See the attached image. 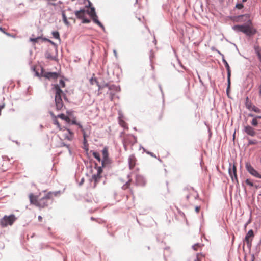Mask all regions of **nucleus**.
<instances>
[{
  "label": "nucleus",
  "instance_id": "nucleus-1",
  "mask_svg": "<svg viewBox=\"0 0 261 261\" xmlns=\"http://www.w3.org/2000/svg\"><path fill=\"white\" fill-rule=\"evenodd\" d=\"M51 193H47L43 197L38 198V197L34 196L33 194L29 195L30 203L36 205L39 207H44L48 205L47 200L50 199Z\"/></svg>",
  "mask_w": 261,
  "mask_h": 261
},
{
  "label": "nucleus",
  "instance_id": "nucleus-2",
  "mask_svg": "<svg viewBox=\"0 0 261 261\" xmlns=\"http://www.w3.org/2000/svg\"><path fill=\"white\" fill-rule=\"evenodd\" d=\"M232 29L237 32H242L248 36H251L256 33V30L249 24L234 25Z\"/></svg>",
  "mask_w": 261,
  "mask_h": 261
},
{
  "label": "nucleus",
  "instance_id": "nucleus-3",
  "mask_svg": "<svg viewBox=\"0 0 261 261\" xmlns=\"http://www.w3.org/2000/svg\"><path fill=\"white\" fill-rule=\"evenodd\" d=\"M17 220V218L14 214L9 216L5 215L0 220V224L2 227H6L8 225H12Z\"/></svg>",
  "mask_w": 261,
  "mask_h": 261
},
{
  "label": "nucleus",
  "instance_id": "nucleus-4",
  "mask_svg": "<svg viewBox=\"0 0 261 261\" xmlns=\"http://www.w3.org/2000/svg\"><path fill=\"white\" fill-rule=\"evenodd\" d=\"M245 168L247 171L253 176L261 179V174L256 171L249 163H246Z\"/></svg>",
  "mask_w": 261,
  "mask_h": 261
},
{
  "label": "nucleus",
  "instance_id": "nucleus-5",
  "mask_svg": "<svg viewBox=\"0 0 261 261\" xmlns=\"http://www.w3.org/2000/svg\"><path fill=\"white\" fill-rule=\"evenodd\" d=\"M228 172L233 182L234 181H236L237 183H238V180L237 178V168L234 164L232 166L231 164H229V168L228 169Z\"/></svg>",
  "mask_w": 261,
  "mask_h": 261
},
{
  "label": "nucleus",
  "instance_id": "nucleus-6",
  "mask_svg": "<svg viewBox=\"0 0 261 261\" xmlns=\"http://www.w3.org/2000/svg\"><path fill=\"white\" fill-rule=\"evenodd\" d=\"M41 75L42 76L44 77L46 79H48L49 80L51 79H57L59 77V73L56 72H45L44 71V70L42 68L41 69Z\"/></svg>",
  "mask_w": 261,
  "mask_h": 261
},
{
  "label": "nucleus",
  "instance_id": "nucleus-7",
  "mask_svg": "<svg viewBox=\"0 0 261 261\" xmlns=\"http://www.w3.org/2000/svg\"><path fill=\"white\" fill-rule=\"evenodd\" d=\"M254 236V232L253 230L250 229L248 231L247 233L246 234L244 241H245L248 247H250L251 246V241Z\"/></svg>",
  "mask_w": 261,
  "mask_h": 261
},
{
  "label": "nucleus",
  "instance_id": "nucleus-8",
  "mask_svg": "<svg viewBox=\"0 0 261 261\" xmlns=\"http://www.w3.org/2000/svg\"><path fill=\"white\" fill-rule=\"evenodd\" d=\"M249 99L247 97L246 98V102H245V106L246 108L249 109V110L253 111L254 112L256 113H261V109L258 108V107H256L254 105H252L251 102H249Z\"/></svg>",
  "mask_w": 261,
  "mask_h": 261
},
{
  "label": "nucleus",
  "instance_id": "nucleus-9",
  "mask_svg": "<svg viewBox=\"0 0 261 261\" xmlns=\"http://www.w3.org/2000/svg\"><path fill=\"white\" fill-rule=\"evenodd\" d=\"M136 184L139 186H144L146 184V180L144 177L140 175H137L136 176Z\"/></svg>",
  "mask_w": 261,
  "mask_h": 261
},
{
  "label": "nucleus",
  "instance_id": "nucleus-10",
  "mask_svg": "<svg viewBox=\"0 0 261 261\" xmlns=\"http://www.w3.org/2000/svg\"><path fill=\"white\" fill-rule=\"evenodd\" d=\"M244 131L247 135L251 136L252 137H254L256 135V132L254 129L249 125H247L244 126Z\"/></svg>",
  "mask_w": 261,
  "mask_h": 261
},
{
  "label": "nucleus",
  "instance_id": "nucleus-11",
  "mask_svg": "<svg viewBox=\"0 0 261 261\" xmlns=\"http://www.w3.org/2000/svg\"><path fill=\"white\" fill-rule=\"evenodd\" d=\"M102 172V169L101 167H98L97 168V173L96 174H94L92 175V178L94 180L95 182L98 181V180L100 178L101 176L100 174Z\"/></svg>",
  "mask_w": 261,
  "mask_h": 261
},
{
  "label": "nucleus",
  "instance_id": "nucleus-12",
  "mask_svg": "<svg viewBox=\"0 0 261 261\" xmlns=\"http://www.w3.org/2000/svg\"><path fill=\"white\" fill-rule=\"evenodd\" d=\"M85 12L86 10L84 9H81L79 11H75L74 13L77 18L82 20V19L85 16Z\"/></svg>",
  "mask_w": 261,
  "mask_h": 261
},
{
  "label": "nucleus",
  "instance_id": "nucleus-13",
  "mask_svg": "<svg viewBox=\"0 0 261 261\" xmlns=\"http://www.w3.org/2000/svg\"><path fill=\"white\" fill-rule=\"evenodd\" d=\"M253 48L259 61L261 62V47L258 45L255 44Z\"/></svg>",
  "mask_w": 261,
  "mask_h": 261
},
{
  "label": "nucleus",
  "instance_id": "nucleus-14",
  "mask_svg": "<svg viewBox=\"0 0 261 261\" xmlns=\"http://www.w3.org/2000/svg\"><path fill=\"white\" fill-rule=\"evenodd\" d=\"M53 89L56 92L55 96H61V95L63 93V91L61 89L59 85L55 84L53 87Z\"/></svg>",
  "mask_w": 261,
  "mask_h": 261
},
{
  "label": "nucleus",
  "instance_id": "nucleus-15",
  "mask_svg": "<svg viewBox=\"0 0 261 261\" xmlns=\"http://www.w3.org/2000/svg\"><path fill=\"white\" fill-rule=\"evenodd\" d=\"M49 114L52 116V117L55 118H60L64 120H65V119H68V116H65L63 113L60 114L58 115L57 116H56L53 112L50 111Z\"/></svg>",
  "mask_w": 261,
  "mask_h": 261
},
{
  "label": "nucleus",
  "instance_id": "nucleus-16",
  "mask_svg": "<svg viewBox=\"0 0 261 261\" xmlns=\"http://www.w3.org/2000/svg\"><path fill=\"white\" fill-rule=\"evenodd\" d=\"M135 157L134 155H130L128 158L129 168L132 169L135 166Z\"/></svg>",
  "mask_w": 261,
  "mask_h": 261
},
{
  "label": "nucleus",
  "instance_id": "nucleus-17",
  "mask_svg": "<svg viewBox=\"0 0 261 261\" xmlns=\"http://www.w3.org/2000/svg\"><path fill=\"white\" fill-rule=\"evenodd\" d=\"M111 163L110 159L108 157L107 158L102 159L101 161V167H105L107 165H110Z\"/></svg>",
  "mask_w": 261,
  "mask_h": 261
},
{
  "label": "nucleus",
  "instance_id": "nucleus-18",
  "mask_svg": "<svg viewBox=\"0 0 261 261\" xmlns=\"http://www.w3.org/2000/svg\"><path fill=\"white\" fill-rule=\"evenodd\" d=\"M109 89L110 91H115V92H119L120 91V87L119 86H116L115 85H111L109 87Z\"/></svg>",
  "mask_w": 261,
  "mask_h": 261
},
{
  "label": "nucleus",
  "instance_id": "nucleus-19",
  "mask_svg": "<svg viewBox=\"0 0 261 261\" xmlns=\"http://www.w3.org/2000/svg\"><path fill=\"white\" fill-rule=\"evenodd\" d=\"M222 62L224 64V65L226 68L227 72L231 73L229 65L228 63H227V62L226 61V60L225 59L224 55H222Z\"/></svg>",
  "mask_w": 261,
  "mask_h": 261
},
{
  "label": "nucleus",
  "instance_id": "nucleus-20",
  "mask_svg": "<svg viewBox=\"0 0 261 261\" xmlns=\"http://www.w3.org/2000/svg\"><path fill=\"white\" fill-rule=\"evenodd\" d=\"M62 19H63V21L64 23L66 25H69V22L68 21L67 18L66 16L65 11H62Z\"/></svg>",
  "mask_w": 261,
  "mask_h": 261
},
{
  "label": "nucleus",
  "instance_id": "nucleus-21",
  "mask_svg": "<svg viewBox=\"0 0 261 261\" xmlns=\"http://www.w3.org/2000/svg\"><path fill=\"white\" fill-rule=\"evenodd\" d=\"M259 117H261V116H255L251 122V124L254 126H257L258 124V122L257 120V119H260Z\"/></svg>",
  "mask_w": 261,
  "mask_h": 261
},
{
  "label": "nucleus",
  "instance_id": "nucleus-22",
  "mask_svg": "<svg viewBox=\"0 0 261 261\" xmlns=\"http://www.w3.org/2000/svg\"><path fill=\"white\" fill-rule=\"evenodd\" d=\"M102 159L109 157L108 149L107 147H105L102 150Z\"/></svg>",
  "mask_w": 261,
  "mask_h": 261
},
{
  "label": "nucleus",
  "instance_id": "nucleus-23",
  "mask_svg": "<svg viewBox=\"0 0 261 261\" xmlns=\"http://www.w3.org/2000/svg\"><path fill=\"white\" fill-rule=\"evenodd\" d=\"M86 12H87L90 16H93V15H94V13H96L95 12V9L94 7H90V10H86Z\"/></svg>",
  "mask_w": 261,
  "mask_h": 261
},
{
  "label": "nucleus",
  "instance_id": "nucleus-24",
  "mask_svg": "<svg viewBox=\"0 0 261 261\" xmlns=\"http://www.w3.org/2000/svg\"><path fill=\"white\" fill-rule=\"evenodd\" d=\"M56 103V109L57 110H61L63 107V103H59V99H57V101Z\"/></svg>",
  "mask_w": 261,
  "mask_h": 261
},
{
  "label": "nucleus",
  "instance_id": "nucleus-25",
  "mask_svg": "<svg viewBox=\"0 0 261 261\" xmlns=\"http://www.w3.org/2000/svg\"><path fill=\"white\" fill-rule=\"evenodd\" d=\"M93 156L99 162H100L101 161V158H100V154L99 153L97 152H95V151H93Z\"/></svg>",
  "mask_w": 261,
  "mask_h": 261
},
{
  "label": "nucleus",
  "instance_id": "nucleus-26",
  "mask_svg": "<svg viewBox=\"0 0 261 261\" xmlns=\"http://www.w3.org/2000/svg\"><path fill=\"white\" fill-rule=\"evenodd\" d=\"M54 124L56 125L58 127V128H59L60 130H63L65 127H61V125H60L59 122L57 120V118H55L54 120Z\"/></svg>",
  "mask_w": 261,
  "mask_h": 261
},
{
  "label": "nucleus",
  "instance_id": "nucleus-27",
  "mask_svg": "<svg viewBox=\"0 0 261 261\" xmlns=\"http://www.w3.org/2000/svg\"><path fill=\"white\" fill-rule=\"evenodd\" d=\"M53 37L57 39H60V34L58 31H54L52 32Z\"/></svg>",
  "mask_w": 261,
  "mask_h": 261
},
{
  "label": "nucleus",
  "instance_id": "nucleus-28",
  "mask_svg": "<svg viewBox=\"0 0 261 261\" xmlns=\"http://www.w3.org/2000/svg\"><path fill=\"white\" fill-rule=\"evenodd\" d=\"M90 83L91 85H94V84H98V81L96 79V78L95 77H92L89 80Z\"/></svg>",
  "mask_w": 261,
  "mask_h": 261
},
{
  "label": "nucleus",
  "instance_id": "nucleus-29",
  "mask_svg": "<svg viewBox=\"0 0 261 261\" xmlns=\"http://www.w3.org/2000/svg\"><path fill=\"white\" fill-rule=\"evenodd\" d=\"M257 143V141L256 140H251V139H248V145H254V144H256Z\"/></svg>",
  "mask_w": 261,
  "mask_h": 261
},
{
  "label": "nucleus",
  "instance_id": "nucleus-30",
  "mask_svg": "<svg viewBox=\"0 0 261 261\" xmlns=\"http://www.w3.org/2000/svg\"><path fill=\"white\" fill-rule=\"evenodd\" d=\"M91 18H92L93 21L96 23L98 21V17L97 16V14L96 13H94V15H93V16H90Z\"/></svg>",
  "mask_w": 261,
  "mask_h": 261
},
{
  "label": "nucleus",
  "instance_id": "nucleus-31",
  "mask_svg": "<svg viewBox=\"0 0 261 261\" xmlns=\"http://www.w3.org/2000/svg\"><path fill=\"white\" fill-rule=\"evenodd\" d=\"M230 76L231 73H227V87L230 88Z\"/></svg>",
  "mask_w": 261,
  "mask_h": 261
},
{
  "label": "nucleus",
  "instance_id": "nucleus-32",
  "mask_svg": "<svg viewBox=\"0 0 261 261\" xmlns=\"http://www.w3.org/2000/svg\"><path fill=\"white\" fill-rule=\"evenodd\" d=\"M49 193H51V194L50 195V199L53 197V195L54 196H57L60 193V191H57L55 192H49Z\"/></svg>",
  "mask_w": 261,
  "mask_h": 261
},
{
  "label": "nucleus",
  "instance_id": "nucleus-33",
  "mask_svg": "<svg viewBox=\"0 0 261 261\" xmlns=\"http://www.w3.org/2000/svg\"><path fill=\"white\" fill-rule=\"evenodd\" d=\"M41 37H37L36 38H31L30 39V41L33 42H37L39 40H40Z\"/></svg>",
  "mask_w": 261,
  "mask_h": 261
},
{
  "label": "nucleus",
  "instance_id": "nucleus-34",
  "mask_svg": "<svg viewBox=\"0 0 261 261\" xmlns=\"http://www.w3.org/2000/svg\"><path fill=\"white\" fill-rule=\"evenodd\" d=\"M90 22V20L86 18L85 16L82 20V23H89Z\"/></svg>",
  "mask_w": 261,
  "mask_h": 261
},
{
  "label": "nucleus",
  "instance_id": "nucleus-35",
  "mask_svg": "<svg viewBox=\"0 0 261 261\" xmlns=\"http://www.w3.org/2000/svg\"><path fill=\"white\" fill-rule=\"evenodd\" d=\"M243 7H244V6L241 2L237 3L236 5V8H237L238 9H241Z\"/></svg>",
  "mask_w": 261,
  "mask_h": 261
},
{
  "label": "nucleus",
  "instance_id": "nucleus-36",
  "mask_svg": "<svg viewBox=\"0 0 261 261\" xmlns=\"http://www.w3.org/2000/svg\"><path fill=\"white\" fill-rule=\"evenodd\" d=\"M131 181V180H129L128 181H127L123 186H122V188L123 189H127L128 186L130 185V182Z\"/></svg>",
  "mask_w": 261,
  "mask_h": 261
},
{
  "label": "nucleus",
  "instance_id": "nucleus-37",
  "mask_svg": "<svg viewBox=\"0 0 261 261\" xmlns=\"http://www.w3.org/2000/svg\"><path fill=\"white\" fill-rule=\"evenodd\" d=\"M46 57L48 59L54 60L55 58L51 55L50 53H47L46 54Z\"/></svg>",
  "mask_w": 261,
  "mask_h": 261
},
{
  "label": "nucleus",
  "instance_id": "nucleus-38",
  "mask_svg": "<svg viewBox=\"0 0 261 261\" xmlns=\"http://www.w3.org/2000/svg\"><path fill=\"white\" fill-rule=\"evenodd\" d=\"M245 182L247 185L253 187L254 186L253 182H252L249 179H247L245 181Z\"/></svg>",
  "mask_w": 261,
  "mask_h": 261
},
{
  "label": "nucleus",
  "instance_id": "nucleus-39",
  "mask_svg": "<svg viewBox=\"0 0 261 261\" xmlns=\"http://www.w3.org/2000/svg\"><path fill=\"white\" fill-rule=\"evenodd\" d=\"M96 24L99 26L103 30V31H105V27L99 20L96 23Z\"/></svg>",
  "mask_w": 261,
  "mask_h": 261
},
{
  "label": "nucleus",
  "instance_id": "nucleus-40",
  "mask_svg": "<svg viewBox=\"0 0 261 261\" xmlns=\"http://www.w3.org/2000/svg\"><path fill=\"white\" fill-rule=\"evenodd\" d=\"M73 136H71L70 135H65V138L69 141H71L73 139Z\"/></svg>",
  "mask_w": 261,
  "mask_h": 261
},
{
  "label": "nucleus",
  "instance_id": "nucleus-41",
  "mask_svg": "<svg viewBox=\"0 0 261 261\" xmlns=\"http://www.w3.org/2000/svg\"><path fill=\"white\" fill-rule=\"evenodd\" d=\"M61 146H65V147H66L68 149L69 152H71V150H70V148H69V145H67V144H66L64 142H62L61 143Z\"/></svg>",
  "mask_w": 261,
  "mask_h": 261
},
{
  "label": "nucleus",
  "instance_id": "nucleus-42",
  "mask_svg": "<svg viewBox=\"0 0 261 261\" xmlns=\"http://www.w3.org/2000/svg\"><path fill=\"white\" fill-rule=\"evenodd\" d=\"M57 99H59V103H63V101H62V99L61 98V96H59V97L55 96V102H57Z\"/></svg>",
  "mask_w": 261,
  "mask_h": 261
},
{
  "label": "nucleus",
  "instance_id": "nucleus-43",
  "mask_svg": "<svg viewBox=\"0 0 261 261\" xmlns=\"http://www.w3.org/2000/svg\"><path fill=\"white\" fill-rule=\"evenodd\" d=\"M199 246H200V244L199 243L195 244L194 245H193L192 246V248L194 250H197V247H199Z\"/></svg>",
  "mask_w": 261,
  "mask_h": 261
},
{
  "label": "nucleus",
  "instance_id": "nucleus-44",
  "mask_svg": "<svg viewBox=\"0 0 261 261\" xmlns=\"http://www.w3.org/2000/svg\"><path fill=\"white\" fill-rule=\"evenodd\" d=\"M67 130L69 135H70L71 136H73V133L70 129L67 128L65 127V128H64V129L63 130Z\"/></svg>",
  "mask_w": 261,
  "mask_h": 261
},
{
  "label": "nucleus",
  "instance_id": "nucleus-45",
  "mask_svg": "<svg viewBox=\"0 0 261 261\" xmlns=\"http://www.w3.org/2000/svg\"><path fill=\"white\" fill-rule=\"evenodd\" d=\"M115 95V93L112 92V91H111L110 92V98L111 99V100H113V97Z\"/></svg>",
  "mask_w": 261,
  "mask_h": 261
},
{
  "label": "nucleus",
  "instance_id": "nucleus-46",
  "mask_svg": "<svg viewBox=\"0 0 261 261\" xmlns=\"http://www.w3.org/2000/svg\"><path fill=\"white\" fill-rule=\"evenodd\" d=\"M59 83H60V85H61L62 87H65V82H64L63 80L61 79V80H60Z\"/></svg>",
  "mask_w": 261,
  "mask_h": 261
},
{
  "label": "nucleus",
  "instance_id": "nucleus-47",
  "mask_svg": "<svg viewBox=\"0 0 261 261\" xmlns=\"http://www.w3.org/2000/svg\"><path fill=\"white\" fill-rule=\"evenodd\" d=\"M243 17H246V18L249 17V15L248 14H245V15H241L238 16V19H240L241 18H242Z\"/></svg>",
  "mask_w": 261,
  "mask_h": 261
},
{
  "label": "nucleus",
  "instance_id": "nucleus-48",
  "mask_svg": "<svg viewBox=\"0 0 261 261\" xmlns=\"http://www.w3.org/2000/svg\"><path fill=\"white\" fill-rule=\"evenodd\" d=\"M146 153L150 155L152 157L156 158V155L152 152L148 151H146Z\"/></svg>",
  "mask_w": 261,
  "mask_h": 261
},
{
  "label": "nucleus",
  "instance_id": "nucleus-49",
  "mask_svg": "<svg viewBox=\"0 0 261 261\" xmlns=\"http://www.w3.org/2000/svg\"><path fill=\"white\" fill-rule=\"evenodd\" d=\"M77 123V122H76V121L75 119V118H74L73 120H71V123H70V124H71L76 125Z\"/></svg>",
  "mask_w": 261,
  "mask_h": 261
},
{
  "label": "nucleus",
  "instance_id": "nucleus-50",
  "mask_svg": "<svg viewBox=\"0 0 261 261\" xmlns=\"http://www.w3.org/2000/svg\"><path fill=\"white\" fill-rule=\"evenodd\" d=\"M154 57V55H153V53L152 52V50H151L150 51V55H149V58H150V61H151L153 58Z\"/></svg>",
  "mask_w": 261,
  "mask_h": 261
},
{
  "label": "nucleus",
  "instance_id": "nucleus-51",
  "mask_svg": "<svg viewBox=\"0 0 261 261\" xmlns=\"http://www.w3.org/2000/svg\"><path fill=\"white\" fill-rule=\"evenodd\" d=\"M0 31L3 32L4 33L6 34V35L10 36V34L9 33L5 32V31H4V29L1 27H0Z\"/></svg>",
  "mask_w": 261,
  "mask_h": 261
},
{
  "label": "nucleus",
  "instance_id": "nucleus-52",
  "mask_svg": "<svg viewBox=\"0 0 261 261\" xmlns=\"http://www.w3.org/2000/svg\"><path fill=\"white\" fill-rule=\"evenodd\" d=\"M119 123H120V124L122 126L124 127V124H125V122H124V121H123V120H120H120H119Z\"/></svg>",
  "mask_w": 261,
  "mask_h": 261
},
{
  "label": "nucleus",
  "instance_id": "nucleus-53",
  "mask_svg": "<svg viewBox=\"0 0 261 261\" xmlns=\"http://www.w3.org/2000/svg\"><path fill=\"white\" fill-rule=\"evenodd\" d=\"M200 207L198 206H196L195 208V212L198 213L199 212Z\"/></svg>",
  "mask_w": 261,
  "mask_h": 261
},
{
  "label": "nucleus",
  "instance_id": "nucleus-54",
  "mask_svg": "<svg viewBox=\"0 0 261 261\" xmlns=\"http://www.w3.org/2000/svg\"><path fill=\"white\" fill-rule=\"evenodd\" d=\"M71 119L68 117V119H65V121L68 123V124H70L71 123Z\"/></svg>",
  "mask_w": 261,
  "mask_h": 261
},
{
  "label": "nucleus",
  "instance_id": "nucleus-55",
  "mask_svg": "<svg viewBox=\"0 0 261 261\" xmlns=\"http://www.w3.org/2000/svg\"><path fill=\"white\" fill-rule=\"evenodd\" d=\"M76 125H77L79 128H81L82 130H83V128L82 125L80 124V123L77 122Z\"/></svg>",
  "mask_w": 261,
  "mask_h": 261
},
{
  "label": "nucleus",
  "instance_id": "nucleus-56",
  "mask_svg": "<svg viewBox=\"0 0 261 261\" xmlns=\"http://www.w3.org/2000/svg\"><path fill=\"white\" fill-rule=\"evenodd\" d=\"M84 178H82L81 179V181L80 182H79V186H81L83 185V184L84 183Z\"/></svg>",
  "mask_w": 261,
  "mask_h": 261
},
{
  "label": "nucleus",
  "instance_id": "nucleus-57",
  "mask_svg": "<svg viewBox=\"0 0 261 261\" xmlns=\"http://www.w3.org/2000/svg\"><path fill=\"white\" fill-rule=\"evenodd\" d=\"M88 2V6H86V7H89L90 8V7H91V5H92V3L91 2L89 1V0H87Z\"/></svg>",
  "mask_w": 261,
  "mask_h": 261
},
{
  "label": "nucleus",
  "instance_id": "nucleus-58",
  "mask_svg": "<svg viewBox=\"0 0 261 261\" xmlns=\"http://www.w3.org/2000/svg\"><path fill=\"white\" fill-rule=\"evenodd\" d=\"M96 85L98 86V90H100V89H102L103 88V86H101L99 84V82H98V84H96Z\"/></svg>",
  "mask_w": 261,
  "mask_h": 261
},
{
  "label": "nucleus",
  "instance_id": "nucleus-59",
  "mask_svg": "<svg viewBox=\"0 0 261 261\" xmlns=\"http://www.w3.org/2000/svg\"><path fill=\"white\" fill-rule=\"evenodd\" d=\"M256 116L257 115H254V114H253L252 113H249L248 114V116L253 117V118H255V116Z\"/></svg>",
  "mask_w": 261,
  "mask_h": 261
},
{
  "label": "nucleus",
  "instance_id": "nucleus-60",
  "mask_svg": "<svg viewBox=\"0 0 261 261\" xmlns=\"http://www.w3.org/2000/svg\"><path fill=\"white\" fill-rule=\"evenodd\" d=\"M198 254H197L196 257L195 259H194V261H200L198 258Z\"/></svg>",
  "mask_w": 261,
  "mask_h": 261
},
{
  "label": "nucleus",
  "instance_id": "nucleus-61",
  "mask_svg": "<svg viewBox=\"0 0 261 261\" xmlns=\"http://www.w3.org/2000/svg\"><path fill=\"white\" fill-rule=\"evenodd\" d=\"M110 86L108 83H106L103 85V87H108L109 88Z\"/></svg>",
  "mask_w": 261,
  "mask_h": 261
},
{
  "label": "nucleus",
  "instance_id": "nucleus-62",
  "mask_svg": "<svg viewBox=\"0 0 261 261\" xmlns=\"http://www.w3.org/2000/svg\"><path fill=\"white\" fill-rule=\"evenodd\" d=\"M87 140L86 138H84V140H83V143L84 144V145H86V144H87Z\"/></svg>",
  "mask_w": 261,
  "mask_h": 261
},
{
  "label": "nucleus",
  "instance_id": "nucleus-63",
  "mask_svg": "<svg viewBox=\"0 0 261 261\" xmlns=\"http://www.w3.org/2000/svg\"><path fill=\"white\" fill-rule=\"evenodd\" d=\"M250 220H249L247 222H246L245 223V224L244 225L245 228H246L247 225L250 223Z\"/></svg>",
  "mask_w": 261,
  "mask_h": 261
},
{
  "label": "nucleus",
  "instance_id": "nucleus-64",
  "mask_svg": "<svg viewBox=\"0 0 261 261\" xmlns=\"http://www.w3.org/2000/svg\"><path fill=\"white\" fill-rule=\"evenodd\" d=\"M47 41L53 45H55V43L50 40H47Z\"/></svg>",
  "mask_w": 261,
  "mask_h": 261
}]
</instances>
